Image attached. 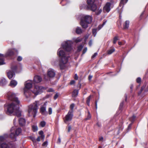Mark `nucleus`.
<instances>
[{"instance_id": "f03ea898", "label": "nucleus", "mask_w": 148, "mask_h": 148, "mask_svg": "<svg viewBox=\"0 0 148 148\" xmlns=\"http://www.w3.org/2000/svg\"><path fill=\"white\" fill-rule=\"evenodd\" d=\"M7 96L9 100L12 102L8 104L4 105L5 109H7L6 112L8 115L13 114L18 117L21 116V112L19 110L20 101L16 94L11 92H8L7 94Z\"/></svg>"}, {"instance_id": "864d4df0", "label": "nucleus", "mask_w": 148, "mask_h": 148, "mask_svg": "<svg viewBox=\"0 0 148 148\" xmlns=\"http://www.w3.org/2000/svg\"><path fill=\"white\" fill-rule=\"evenodd\" d=\"M47 91L48 92H52L53 91V90L52 88H49L48 89Z\"/></svg>"}, {"instance_id": "473e14b6", "label": "nucleus", "mask_w": 148, "mask_h": 148, "mask_svg": "<svg viewBox=\"0 0 148 148\" xmlns=\"http://www.w3.org/2000/svg\"><path fill=\"white\" fill-rule=\"evenodd\" d=\"M97 29H94L92 30V33L94 36H95L97 34Z\"/></svg>"}, {"instance_id": "4be33fe9", "label": "nucleus", "mask_w": 148, "mask_h": 148, "mask_svg": "<svg viewBox=\"0 0 148 148\" xmlns=\"http://www.w3.org/2000/svg\"><path fill=\"white\" fill-rule=\"evenodd\" d=\"M75 32L77 34H80L82 32V30L81 27H77L76 28Z\"/></svg>"}, {"instance_id": "a878e982", "label": "nucleus", "mask_w": 148, "mask_h": 148, "mask_svg": "<svg viewBox=\"0 0 148 148\" xmlns=\"http://www.w3.org/2000/svg\"><path fill=\"white\" fill-rule=\"evenodd\" d=\"M129 23L130 22L128 21H125L124 27L125 29H127L128 28L129 25Z\"/></svg>"}, {"instance_id": "423d86ee", "label": "nucleus", "mask_w": 148, "mask_h": 148, "mask_svg": "<svg viewBox=\"0 0 148 148\" xmlns=\"http://www.w3.org/2000/svg\"><path fill=\"white\" fill-rule=\"evenodd\" d=\"M11 133L10 136L13 141L16 140V137L20 135L22 132V130L20 128H15V127H12L11 129Z\"/></svg>"}, {"instance_id": "c9c22d12", "label": "nucleus", "mask_w": 148, "mask_h": 148, "mask_svg": "<svg viewBox=\"0 0 148 148\" xmlns=\"http://www.w3.org/2000/svg\"><path fill=\"white\" fill-rule=\"evenodd\" d=\"M83 47V46L82 45H80L78 46L77 47V51H81Z\"/></svg>"}, {"instance_id": "39448f33", "label": "nucleus", "mask_w": 148, "mask_h": 148, "mask_svg": "<svg viewBox=\"0 0 148 148\" xmlns=\"http://www.w3.org/2000/svg\"><path fill=\"white\" fill-rule=\"evenodd\" d=\"M92 21V18L91 16L83 15L81 19L80 25L83 28L86 29L88 27V25Z\"/></svg>"}, {"instance_id": "052dcab7", "label": "nucleus", "mask_w": 148, "mask_h": 148, "mask_svg": "<svg viewBox=\"0 0 148 148\" xmlns=\"http://www.w3.org/2000/svg\"><path fill=\"white\" fill-rule=\"evenodd\" d=\"M16 120H17V119L15 117L14 119V120H13V123H14V125H15V123L16 122Z\"/></svg>"}, {"instance_id": "5fc2aeb1", "label": "nucleus", "mask_w": 148, "mask_h": 148, "mask_svg": "<svg viewBox=\"0 0 148 148\" xmlns=\"http://www.w3.org/2000/svg\"><path fill=\"white\" fill-rule=\"evenodd\" d=\"M38 133L40 135H42L43 134V132L41 130Z\"/></svg>"}, {"instance_id": "1a4fd4ad", "label": "nucleus", "mask_w": 148, "mask_h": 148, "mask_svg": "<svg viewBox=\"0 0 148 148\" xmlns=\"http://www.w3.org/2000/svg\"><path fill=\"white\" fill-rule=\"evenodd\" d=\"M44 89L45 88L42 86L35 85L34 89L32 91V92L36 95L41 94Z\"/></svg>"}, {"instance_id": "09e8293b", "label": "nucleus", "mask_w": 148, "mask_h": 148, "mask_svg": "<svg viewBox=\"0 0 148 148\" xmlns=\"http://www.w3.org/2000/svg\"><path fill=\"white\" fill-rule=\"evenodd\" d=\"M144 86H143L142 87H141V89H140V91H139V92H138V94L139 95H140L141 93V92H142V91L144 89Z\"/></svg>"}, {"instance_id": "9b49d317", "label": "nucleus", "mask_w": 148, "mask_h": 148, "mask_svg": "<svg viewBox=\"0 0 148 148\" xmlns=\"http://www.w3.org/2000/svg\"><path fill=\"white\" fill-rule=\"evenodd\" d=\"M47 103V102H45L43 105L41 106L40 109V111L42 114L45 115H46L47 114L46 109Z\"/></svg>"}, {"instance_id": "a18cd8bd", "label": "nucleus", "mask_w": 148, "mask_h": 148, "mask_svg": "<svg viewBox=\"0 0 148 148\" xmlns=\"http://www.w3.org/2000/svg\"><path fill=\"white\" fill-rule=\"evenodd\" d=\"M123 102H122L120 104V107H119V109L120 110H121L122 109V108H123Z\"/></svg>"}, {"instance_id": "4d7b16f0", "label": "nucleus", "mask_w": 148, "mask_h": 148, "mask_svg": "<svg viewBox=\"0 0 148 148\" xmlns=\"http://www.w3.org/2000/svg\"><path fill=\"white\" fill-rule=\"evenodd\" d=\"M92 44V41L91 40H90L89 42V45L90 46H91Z\"/></svg>"}, {"instance_id": "6e6d98bb", "label": "nucleus", "mask_w": 148, "mask_h": 148, "mask_svg": "<svg viewBox=\"0 0 148 148\" xmlns=\"http://www.w3.org/2000/svg\"><path fill=\"white\" fill-rule=\"evenodd\" d=\"M74 78L76 80L78 79V77L77 76V74H75Z\"/></svg>"}, {"instance_id": "20e7f679", "label": "nucleus", "mask_w": 148, "mask_h": 148, "mask_svg": "<svg viewBox=\"0 0 148 148\" xmlns=\"http://www.w3.org/2000/svg\"><path fill=\"white\" fill-rule=\"evenodd\" d=\"M88 4L87 8L93 12H95L96 15L100 14L102 11L101 9H97V7L94 2L95 0H86Z\"/></svg>"}, {"instance_id": "680f3d73", "label": "nucleus", "mask_w": 148, "mask_h": 148, "mask_svg": "<svg viewBox=\"0 0 148 148\" xmlns=\"http://www.w3.org/2000/svg\"><path fill=\"white\" fill-rule=\"evenodd\" d=\"M115 2L114 1V0H111L110 1V3H111V5L114 3Z\"/></svg>"}, {"instance_id": "2f4dec72", "label": "nucleus", "mask_w": 148, "mask_h": 148, "mask_svg": "<svg viewBox=\"0 0 148 148\" xmlns=\"http://www.w3.org/2000/svg\"><path fill=\"white\" fill-rule=\"evenodd\" d=\"M74 106V104L72 103V104H71V105L70 106L71 110H70L69 111V112H71L73 113V109Z\"/></svg>"}, {"instance_id": "aec40b11", "label": "nucleus", "mask_w": 148, "mask_h": 148, "mask_svg": "<svg viewBox=\"0 0 148 148\" xmlns=\"http://www.w3.org/2000/svg\"><path fill=\"white\" fill-rule=\"evenodd\" d=\"M18 82L15 80H11L9 84V86L12 88L15 87L17 84Z\"/></svg>"}, {"instance_id": "ddd939ff", "label": "nucleus", "mask_w": 148, "mask_h": 148, "mask_svg": "<svg viewBox=\"0 0 148 148\" xmlns=\"http://www.w3.org/2000/svg\"><path fill=\"white\" fill-rule=\"evenodd\" d=\"M73 113L71 112H69L67 114L64 120V122L66 123L67 122L70 121L72 119L73 116Z\"/></svg>"}, {"instance_id": "7c9ffc66", "label": "nucleus", "mask_w": 148, "mask_h": 148, "mask_svg": "<svg viewBox=\"0 0 148 148\" xmlns=\"http://www.w3.org/2000/svg\"><path fill=\"white\" fill-rule=\"evenodd\" d=\"M60 3L62 5H64L67 3V0H62Z\"/></svg>"}, {"instance_id": "5701e85b", "label": "nucleus", "mask_w": 148, "mask_h": 148, "mask_svg": "<svg viewBox=\"0 0 148 148\" xmlns=\"http://www.w3.org/2000/svg\"><path fill=\"white\" fill-rule=\"evenodd\" d=\"M79 90H74L72 93V96L73 97H76L78 94Z\"/></svg>"}, {"instance_id": "8fccbe9b", "label": "nucleus", "mask_w": 148, "mask_h": 148, "mask_svg": "<svg viewBox=\"0 0 148 148\" xmlns=\"http://www.w3.org/2000/svg\"><path fill=\"white\" fill-rule=\"evenodd\" d=\"M58 93H56L54 97V99H56L58 97Z\"/></svg>"}, {"instance_id": "0e129e2a", "label": "nucleus", "mask_w": 148, "mask_h": 148, "mask_svg": "<svg viewBox=\"0 0 148 148\" xmlns=\"http://www.w3.org/2000/svg\"><path fill=\"white\" fill-rule=\"evenodd\" d=\"M97 124L98 127H101V124L100 123H99V122H98L97 123Z\"/></svg>"}, {"instance_id": "cd10ccee", "label": "nucleus", "mask_w": 148, "mask_h": 148, "mask_svg": "<svg viewBox=\"0 0 148 148\" xmlns=\"http://www.w3.org/2000/svg\"><path fill=\"white\" fill-rule=\"evenodd\" d=\"M32 130L34 132L37 131L38 130L37 126L36 125H34L32 126Z\"/></svg>"}, {"instance_id": "6ab92c4d", "label": "nucleus", "mask_w": 148, "mask_h": 148, "mask_svg": "<svg viewBox=\"0 0 148 148\" xmlns=\"http://www.w3.org/2000/svg\"><path fill=\"white\" fill-rule=\"evenodd\" d=\"M19 125L21 126H24L25 125L26 121L24 119L20 118L19 119Z\"/></svg>"}, {"instance_id": "49530a36", "label": "nucleus", "mask_w": 148, "mask_h": 148, "mask_svg": "<svg viewBox=\"0 0 148 148\" xmlns=\"http://www.w3.org/2000/svg\"><path fill=\"white\" fill-rule=\"evenodd\" d=\"M87 47H85L84 49H83V51H82V54H84L87 51Z\"/></svg>"}, {"instance_id": "79ce46f5", "label": "nucleus", "mask_w": 148, "mask_h": 148, "mask_svg": "<svg viewBox=\"0 0 148 148\" xmlns=\"http://www.w3.org/2000/svg\"><path fill=\"white\" fill-rule=\"evenodd\" d=\"M48 112L49 114H51L52 113V109L51 108H49Z\"/></svg>"}, {"instance_id": "393cba45", "label": "nucleus", "mask_w": 148, "mask_h": 148, "mask_svg": "<svg viewBox=\"0 0 148 148\" xmlns=\"http://www.w3.org/2000/svg\"><path fill=\"white\" fill-rule=\"evenodd\" d=\"M107 20H104L103 24L101 25H100L98 26V30H100L103 26L105 25L107 22Z\"/></svg>"}, {"instance_id": "bf43d9fd", "label": "nucleus", "mask_w": 148, "mask_h": 148, "mask_svg": "<svg viewBox=\"0 0 148 148\" xmlns=\"http://www.w3.org/2000/svg\"><path fill=\"white\" fill-rule=\"evenodd\" d=\"M40 136H41L40 137H41V139H42L43 141L44 139L45 138V136L43 134L42 135H41Z\"/></svg>"}, {"instance_id": "4c0bfd02", "label": "nucleus", "mask_w": 148, "mask_h": 148, "mask_svg": "<svg viewBox=\"0 0 148 148\" xmlns=\"http://www.w3.org/2000/svg\"><path fill=\"white\" fill-rule=\"evenodd\" d=\"M45 124L46 123L44 121H42L40 123V125L42 127H44L45 125Z\"/></svg>"}, {"instance_id": "9d476101", "label": "nucleus", "mask_w": 148, "mask_h": 148, "mask_svg": "<svg viewBox=\"0 0 148 148\" xmlns=\"http://www.w3.org/2000/svg\"><path fill=\"white\" fill-rule=\"evenodd\" d=\"M15 52L18 53V51L17 49L15 48L10 49L8 50L5 55H4L5 57H10L14 55Z\"/></svg>"}, {"instance_id": "7ed1b4c3", "label": "nucleus", "mask_w": 148, "mask_h": 148, "mask_svg": "<svg viewBox=\"0 0 148 148\" xmlns=\"http://www.w3.org/2000/svg\"><path fill=\"white\" fill-rule=\"evenodd\" d=\"M41 104L39 101H35L33 104L28 106V113L29 116L32 115L34 117H35L38 112V106Z\"/></svg>"}, {"instance_id": "37998d69", "label": "nucleus", "mask_w": 148, "mask_h": 148, "mask_svg": "<svg viewBox=\"0 0 148 148\" xmlns=\"http://www.w3.org/2000/svg\"><path fill=\"white\" fill-rule=\"evenodd\" d=\"M48 145V142L47 141H45L42 144V145L43 146H47Z\"/></svg>"}, {"instance_id": "c756f323", "label": "nucleus", "mask_w": 148, "mask_h": 148, "mask_svg": "<svg viewBox=\"0 0 148 148\" xmlns=\"http://www.w3.org/2000/svg\"><path fill=\"white\" fill-rule=\"evenodd\" d=\"M80 8L81 9H82L83 8H86L87 9H88L87 8V5H86L85 4H82L80 5Z\"/></svg>"}, {"instance_id": "2eb2a0df", "label": "nucleus", "mask_w": 148, "mask_h": 148, "mask_svg": "<svg viewBox=\"0 0 148 148\" xmlns=\"http://www.w3.org/2000/svg\"><path fill=\"white\" fill-rule=\"evenodd\" d=\"M33 82V81L31 80H28L26 82L25 84L24 88L30 89L32 87Z\"/></svg>"}, {"instance_id": "ea45409f", "label": "nucleus", "mask_w": 148, "mask_h": 148, "mask_svg": "<svg viewBox=\"0 0 148 148\" xmlns=\"http://www.w3.org/2000/svg\"><path fill=\"white\" fill-rule=\"evenodd\" d=\"M52 64L53 65H56L57 64V61H56L53 60L52 61Z\"/></svg>"}, {"instance_id": "a211bd4d", "label": "nucleus", "mask_w": 148, "mask_h": 148, "mask_svg": "<svg viewBox=\"0 0 148 148\" xmlns=\"http://www.w3.org/2000/svg\"><path fill=\"white\" fill-rule=\"evenodd\" d=\"M5 57L3 54L0 53V65L4 64H5L4 61Z\"/></svg>"}, {"instance_id": "603ef678", "label": "nucleus", "mask_w": 148, "mask_h": 148, "mask_svg": "<svg viewBox=\"0 0 148 148\" xmlns=\"http://www.w3.org/2000/svg\"><path fill=\"white\" fill-rule=\"evenodd\" d=\"M132 124V123H131L128 126V127H127V130H130L131 128V127Z\"/></svg>"}, {"instance_id": "c03bdc74", "label": "nucleus", "mask_w": 148, "mask_h": 148, "mask_svg": "<svg viewBox=\"0 0 148 148\" xmlns=\"http://www.w3.org/2000/svg\"><path fill=\"white\" fill-rule=\"evenodd\" d=\"M5 140V138L3 136H0V141L2 142Z\"/></svg>"}, {"instance_id": "338daca9", "label": "nucleus", "mask_w": 148, "mask_h": 148, "mask_svg": "<svg viewBox=\"0 0 148 148\" xmlns=\"http://www.w3.org/2000/svg\"><path fill=\"white\" fill-rule=\"evenodd\" d=\"M92 75H89L88 77V79L89 80H90L92 78Z\"/></svg>"}, {"instance_id": "f8f14e48", "label": "nucleus", "mask_w": 148, "mask_h": 148, "mask_svg": "<svg viewBox=\"0 0 148 148\" xmlns=\"http://www.w3.org/2000/svg\"><path fill=\"white\" fill-rule=\"evenodd\" d=\"M0 148H14V145L12 144H8L5 143L0 142Z\"/></svg>"}, {"instance_id": "72a5a7b5", "label": "nucleus", "mask_w": 148, "mask_h": 148, "mask_svg": "<svg viewBox=\"0 0 148 148\" xmlns=\"http://www.w3.org/2000/svg\"><path fill=\"white\" fill-rule=\"evenodd\" d=\"M90 97L91 96L90 95L87 98L86 101V103L88 106H89L90 105Z\"/></svg>"}, {"instance_id": "4468645a", "label": "nucleus", "mask_w": 148, "mask_h": 148, "mask_svg": "<svg viewBox=\"0 0 148 148\" xmlns=\"http://www.w3.org/2000/svg\"><path fill=\"white\" fill-rule=\"evenodd\" d=\"M111 3L110 2L107 3L104 6L103 10L104 12H109L111 10Z\"/></svg>"}, {"instance_id": "774afa93", "label": "nucleus", "mask_w": 148, "mask_h": 148, "mask_svg": "<svg viewBox=\"0 0 148 148\" xmlns=\"http://www.w3.org/2000/svg\"><path fill=\"white\" fill-rule=\"evenodd\" d=\"M61 139L59 137L58 138V143H61Z\"/></svg>"}, {"instance_id": "dca6fc26", "label": "nucleus", "mask_w": 148, "mask_h": 148, "mask_svg": "<svg viewBox=\"0 0 148 148\" xmlns=\"http://www.w3.org/2000/svg\"><path fill=\"white\" fill-rule=\"evenodd\" d=\"M32 92V91H31L30 89L24 88V94L26 98H28L29 96H30Z\"/></svg>"}, {"instance_id": "e2e57ef3", "label": "nucleus", "mask_w": 148, "mask_h": 148, "mask_svg": "<svg viewBox=\"0 0 148 148\" xmlns=\"http://www.w3.org/2000/svg\"><path fill=\"white\" fill-rule=\"evenodd\" d=\"M103 137H100L99 138V140L100 141H102L103 140Z\"/></svg>"}, {"instance_id": "412c9836", "label": "nucleus", "mask_w": 148, "mask_h": 148, "mask_svg": "<svg viewBox=\"0 0 148 148\" xmlns=\"http://www.w3.org/2000/svg\"><path fill=\"white\" fill-rule=\"evenodd\" d=\"M7 82L4 78H2L0 79V86H3L7 84Z\"/></svg>"}, {"instance_id": "a19ab883", "label": "nucleus", "mask_w": 148, "mask_h": 148, "mask_svg": "<svg viewBox=\"0 0 148 148\" xmlns=\"http://www.w3.org/2000/svg\"><path fill=\"white\" fill-rule=\"evenodd\" d=\"M136 82L138 83H140L141 81V79L140 77H138L137 78L136 80Z\"/></svg>"}, {"instance_id": "13d9d810", "label": "nucleus", "mask_w": 148, "mask_h": 148, "mask_svg": "<svg viewBox=\"0 0 148 148\" xmlns=\"http://www.w3.org/2000/svg\"><path fill=\"white\" fill-rule=\"evenodd\" d=\"M75 81L74 80H73L71 81L70 84L71 85L75 83Z\"/></svg>"}, {"instance_id": "e433bc0d", "label": "nucleus", "mask_w": 148, "mask_h": 148, "mask_svg": "<svg viewBox=\"0 0 148 148\" xmlns=\"http://www.w3.org/2000/svg\"><path fill=\"white\" fill-rule=\"evenodd\" d=\"M91 116L90 112L89 111H88V115L87 116V118L86 119V120H89L91 118Z\"/></svg>"}, {"instance_id": "3c124183", "label": "nucleus", "mask_w": 148, "mask_h": 148, "mask_svg": "<svg viewBox=\"0 0 148 148\" xmlns=\"http://www.w3.org/2000/svg\"><path fill=\"white\" fill-rule=\"evenodd\" d=\"M97 53H94L93 56H92V58H95L97 55Z\"/></svg>"}, {"instance_id": "f3484780", "label": "nucleus", "mask_w": 148, "mask_h": 148, "mask_svg": "<svg viewBox=\"0 0 148 148\" xmlns=\"http://www.w3.org/2000/svg\"><path fill=\"white\" fill-rule=\"evenodd\" d=\"M42 80V79L40 76L36 75L34 77V83H38L40 82Z\"/></svg>"}, {"instance_id": "f257e3e1", "label": "nucleus", "mask_w": 148, "mask_h": 148, "mask_svg": "<svg viewBox=\"0 0 148 148\" xmlns=\"http://www.w3.org/2000/svg\"><path fill=\"white\" fill-rule=\"evenodd\" d=\"M73 43V42L71 40L64 42L62 43V47L58 50L57 54L60 58L59 65L61 70L65 69L66 67L70 56L66 52H70L73 50L72 46Z\"/></svg>"}, {"instance_id": "de8ad7c7", "label": "nucleus", "mask_w": 148, "mask_h": 148, "mask_svg": "<svg viewBox=\"0 0 148 148\" xmlns=\"http://www.w3.org/2000/svg\"><path fill=\"white\" fill-rule=\"evenodd\" d=\"M22 59V58L21 56H18V58H17V60L18 61H21Z\"/></svg>"}, {"instance_id": "f704fd0d", "label": "nucleus", "mask_w": 148, "mask_h": 148, "mask_svg": "<svg viewBox=\"0 0 148 148\" xmlns=\"http://www.w3.org/2000/svg\"><path fill=\"white\" fill-rule=\"evenodd\" d=\"M136 116L134 115H133L132 117L130 118V120L132 122H133Z\"/></svg>"}, {"instance_id": "b1692460", "label": "nucleus", "mask_w": 148, "mask_h": 148, "mask_svg": "<svg viewBox=\"0 0 148 148\" xmlns=\"http://www.w3.org/2000/svg\"><path fill=\"white\" fill-rule=\"evenodd\" d=\"M82 39H83L82 38H80L79 37L77 38H74L73 39L74 42L76 43H77L81 41Z\"/></svg>"}, {"instance_id": "0eeeda50", "label": "nucleus", "mask_w": 148, "mask_h": 148, "mask_svg": "<svg viewBox=\"0 0 148 148\" xmlns=\"http://www.w3.org/2000/svg\"><path fill=\"white\" fill-rule=\"evenodd\" d=\"M56 73L54 70L52 69H49L47 72V76L45 75L44 79L46 81L50 80V78L54 77L55 76Z\"/></svg>"}, {"instance_id": "c85d7f7f", "label": "nucleus", "mask_w": 148, "mask_h": 148, "mask_svg": "<svg viewBox=\"0 0 148 148\" xmlns=\"http://www.w3.org/2000/svg\"><path fill=\"white\" fill-rule=\"evenodd\" d=\"M114 51L115 49L114 48L110 49L107 51V54L108 55H110L114 52Z\"/></svg>"}, {"instance_id": "69168bd1", "label": "nucleus", "mask_w": 148, "mask_h": 148, "mask_svg": "<svg viewBox=\"0 0 148 148\" xmlns=\"http://www.w3.org/2000/svg\"><path fill=\"white\" fill-rule=\"evenodd\" d=\"M71 129V126H68V132H69Z\"/></svg>"}, {"instance_id": "6e6552de", "label": "nucleus", "mask_w": 148, "mask_h": 148, "mask_svg": "<svg viewBox=\"0 0 148 148\" xmlns=\"http://www.w3.org/2000/svg\"><path fill=\"white\" fill-rule=\"evenodd\" d=\"M11 69L12 71H10L7 72L8 77L10 79H12L15 75L14 71H15L17 69V66L14 64V63H13L11 64Z\"/></svg>"}, {"instance_id": "58836bf2", "label": "nucleus", "mask_w": 148, "mask_h": 148, "mask_svg": "<svg viewBox=\"0 0 148 148\" xmlns=\"http://www.w3.org/2000/svg\"><path fill=\"white\" fill-rule=\"evenodd\" d=\"M118 40V37L117 36L114 37V40L113 42V43L114 44H115Z\"/></svg>"}, {"instance_id": "bb28decb", "label": "nucleus", "mask_w": 148, "mask_h": 148, "mask_svg": "<svg viewBox=\"0 0 148 148\" xmlns=\"http://www.w3.org/2000/svg\"><path fill=\"white\" fill-rule=\"evenodd\" d=\"M128 1V0H121L119 4V6H121L125 4Z\"/></svg>"}]
</instances>
